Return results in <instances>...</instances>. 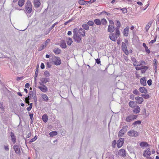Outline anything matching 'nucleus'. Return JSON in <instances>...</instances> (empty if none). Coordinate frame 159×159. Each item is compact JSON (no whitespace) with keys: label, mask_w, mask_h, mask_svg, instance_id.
<instances>
[{"label":"nucleus","mask_w":159,"mask_h":159,"mask_svg":"<svg viewBox=\"0 0 159 159\" xmlns=\"http://www.w3.org/2000/svg\"><path fill=\"white\" fill-rule=\"evenodd\" d=\"M25 11L26 13L29 14L31 13L33 11L32 5L29 1H27L25 4Z\"/></svg>","instance_id":"obj_1"},{"label":"nucleus","mask_w":159,"mask_h":159,"mask_svg":"<svg viewBox=\"0 0 159 159\" xmlns=\"http://www.w3.org/2000/svg\"><path fill=\"white\" fill-rule=\"evenodd\" d=\"M52 62L57 65H59L61 64V61L59 57L54 56L52 58Z\"/></svg>","instance_id":"obj_2"},{"label":"nucleus","mask_w":159,"mask_h":159,"mask_svg":"<svg viewBox=\"0 0 159 159\" xmlns=\"http://www.w3.org/2000/svg\"><path fill=\"white\" fill-rule=\"evenodd\" d=\"M128 135L130 136L136 137L138 136L139 133L134 129H131L128 133Z\"/></svg>","instance_id":"obj_3"},{"label":"nucleus","mask_w":159,"mask_h":159,"mask_svg":"<svg viewBox=\"0 0 159 159\" xmlns=\"http://www.w3.org/2000/svg\"><path fill=\"white\" fill-rule=\"evenodd\" d=\"M128 126L126 125L123 127L120 131L118 134V136L119 137H122L124 134L126 132L127 130Z\"/></svg>","instance_id":"obj_4"},{"label":"nucleus","mask_w":159,"mask_h":159,"mask_svg":"<svg viewBox=\"0 0 159 159\" xmlns=\"http://www.w3.org/2000/svg\"><path fill=\"white\" fill-rule=\"evenodd\" d=\"M122 50L126 55L129 54V51L127 49V48L126 45L125 43L122 42Z\"/></svg>","instance_id":"obj_5"},{"label":"nucleus","mask_w":159,"mask_h":159,"mask_svg":"<svg viewBox=\"0 0 159 159\" xmlns=\"http://www.w3.org/2000/svg\"><path fill=\"white\" fill-rule=\"evenodd\" d=\"M81 37L78 34H76L74 35L73 38L75 41L77 43H80L81 39Z\"/></svg>","instance_id":"obj_6"},{"label":"nucleus","mask_w":159,"mask_h":159,"mask_svg":"<svg viewBox=\"0 0 159 159\" xmlns=\"http://www.w3.org/2000/svg\"><path fill=\"white\" fill-rule=\"evenodd\" d=\"M124 139L120 138L117 141V146L118 148L121 147L124 143Z\"/></svg>","instance_id":"obj_7"},{"label":"nucleus","mask_w":159,"mask_h":159,"mask_svg":"<svg viewBox=\"0 0 159 159\" xmlns=\"http://www.w3.org/2000/svg\"><path fill=\"white\" fill-rule=\"evenodd\" d=\"M118 154L119 155L125 157L126 156V151L124 149H120L118 152Z\"/></svg>","instance_id":"obj_8"},{"label":"nucleus","mask_w":159,"mask_h":159,"mask_svg":"<svg viewBox=\"0 0 159 159\" xmlns=\"http://www.w3.org/2000/svg\"><path fill=\"white\" fill-rule=\"evenodd\" d=\"M38 88L43 93H46L48 91V88L45 85H42V86H39Z\"/></svg>","instance_id":"obj_9"},{"label":"nucleus","mask_w":159,"mask_h":159,"mask_svg":"<svg viewBox=\"0 0 159 159\" xmlns=\"http://www.w3.org/2000/svg\"><path fill=\"white\" fill-rule=\"evenodd\" d=\"M13 148L16 154L19 155L20 154V150L19 146L18 145H14L13 146Z\"/></svg>","instance_id":"obj_10"},{"label":"nucleus","mask_w":159,"mask_h":159,"mask_svg":"<svg viewBox=\"0 0 159 159\" xmlns=\"http://www.w3.org/2000/svg\"><path fill=\"white\" fill-rule=\"evenodd\" d=\"M34 4L35 8H38L41 5L40 0H34Z\"/></svg>","instance_id":"obj_11"},{"label":"nucleus","mask_w":159,"mask_h":159,"mask_svg":"<svg viewBox=\"0 0 159 159\" xmlns=\"http://www.w3.org/2000/svg\"><path fill=\"white\" fill-rule=\"evenodd\" d=\"M146 81V78L144 77L141 78L140 80L141 84L143 86H146L147 84Z\"/></svg>","instance_id":"obj_12"},{"label":"nucleus","mask_w":159,"mask_h":159,"mask_svg":"<svg viewBox=\"0 0 159 159\" xmlns=\"http://www.w3.org/2000/svg\"><path fill=\"white\" fill-rule=\"evenodd\" d=\"M135 99L136 100V102L139 104L141 103L143 101V98L142 97H135Z\"/></svg>","instance_id":"obj_13"},{"label":"nucleus","mask_w":159,"mask_h":159,"mask_svg":"<svg viewBox=\"0 0 159 159\" xmlns=\"http://www.w3.org/2000/svg\"><path fill=\"white\" fill-rule=\"evenodd\" d=\"M153 21V20H152L149 22H148L147 24L146 25L145 29L147 31L149 30L150 27L151 26Z\"/></svg>","instance_id":"obj_14"},{"label":"nucleus","mask_w":159,"mask_h":159,"mask_svg":"<svg viewBox=\"0 0 159 159\" xmlns=\"http://www.w3.org/2000/svg\"><path fill=\"white\" fill-rule=\"evenodd\" d=\"M10 136L11 138L12 141L14 143L16 142V136L12 132H10Z\"/></svg>","instance_id":"obj_15"},{"label":"nucleus","mask_w":159,"mask_h":159,"mask_svg":"<svg viewBox=\"0 0 159 159\" xmlns=\"http://www.w3.org/2000/svg\"><path fill=\"white\" fill-rule=\"evenodd\" d=\"M140 111V107L138 106H135L133 110V112L136 114L139 113Z\"/></svg>","instance_id":"obj_16"},{"label":"nucleus","mask_w":159,"mask_h":159,"mask_svg":"<svg viewBox=\"0 0 159 159\" xmlns=\"http://www.w3.org/2000/svg\"><path fill=\"white\" fill-rule=\"evenodd\" d=\"M110 39L113 41H115L116 40L117 38H118L114 34H112L110 35Z\"/></svg>","instance_id":"obj_17"},{"label":"nucleus","mask_w":159,"mask_h":159,"mask_svg":"<svg viewBox=\"0 0 159 159\" xmlns=\"http://www.w3.org/2000/svg\"><path fill=\"white\" fill-rule=\"evenodd\" d=\"M151 155V151L148 148L146 151L144 152L143 155L144 157H147V155L149 156Z\"/></svg>","instance_id":"obj_18"},{"label":"nucleus","mask_w":159,"mask_h":159,"mask_svg":"<svg viewBox=\"0 0 159 159\" xmlns=\"http://www.w3.org/2000/svg\"><path fill=\"white\" fill-rule=\"evenodd\" d=\"M115 30L114 27L112 25H109L108 26V31L109 32H113Z\"/></svg>","instance_id":"obj_19"},{"label":"nucleus","mask_w":159,"mask_h":159,"mask_svg":"<svg viewBox=\"0 0 159 159\" xmlns=\"http://www.w3.org/2000/svg\"><path fill=\"white\" fill-rule=\"evenodd\" d=\"M140 92L142 93H148L147 90L143 87H140L139 89Z\"/></svg>","instance_id":"obj_20"},{"label":"nucleus","mask_w":159,"mask_h":159,"mask_svg":"<svg viewBox=\"0 0 159 159\" xmlns=\"http://www.w3.org/2000/svg\"><path fill=\"white\" fill-rule=\"evenodd\" d=\"M41 97L43 99V100L44 101L47 102L48 100V97L45 94H41Z\"/></svg>","instance_id":"obj_21"},{"label":"nucleus","mask_w":159,"mask_h":159,"mask_svg":"<svg viewBox=\"0 0 159 159\" xmlns=\"http://www.w3.org/2000/svg\"><path fill=\"white\" fill-rule=\"evenodd\" d=\"M129 27H126L124 30V35L125 36H127L128 34L129 31Z\"/></svg>","instance_id":"obj_22"},{"label":"nucleus","mask_w":159,"mask_h":159,"mask_svg":"<svg viewBox=\"0 0 159 159\" xmlns=\"http://www.w3.org/2000/svg\"><path fill=\"white\" fill-rule=\"evenodd\" d=\"M40 80L41 81H42L43 83L44 84H45L49 81V78H42Z\"/></svg>","instance_id":"obj_23"},{"label":"nucleus","mask_w":159,"mask_h":159,"mask_svg":"<svg viewBox=\"0 0 159 159\" xmlns=\"http://www.w3.org/2000/svg\"><path fill=\"white\" fill-rule=\"evenodd\" d=\"M139 145L141 147H146L148 145V144L147 142H141L139 143Z\"/></svg>","instance_id":"obj_24"},{"label":"nucleus","mask_w":159,"mask_h":159,"mask_svg":"<svg viewBox=\"0 0 159 159\" xmlns=\"http://www.w3.org/2000/svg\"><path fill=\"white\" fill-rule=\"evenodd\" d=\"M79 33L83 36L85 35V31L82 28H80L79 30Z\"/></svg>","instance_id":"obj_25"},{"label":"nucleus","mask_w":159,"mask_h":159,"mask_svg":"<svg viewBox=\"0 0 159 159\" xmlns=\"http://www.w3.org/2000/svg\"><path fill=\"white\" fill-rule=\"evenodd\" d=\"M42 119L44 122H46L48 120V117L46 114H44L42 117Z\"/></svg>","instance_id":"obj_26"},{"label":"nucleus","mask_w":159,"mask_h":159,"mask_svg":"<svg viewBox=\"0 0 159 159\" xmlns=\"http://www.w3.org/2000/svg\"><path fill=\"white\" fill-rule=\"evenodd\" d=\"M125 120L127 122H130L133 120L131 115L128 116L126 117Z\"/></svg>","instance_id":"obj_27"},{"label":"nucleus","mask_w":159,"mask_h":159,"mask_svg":"<svg viewBox=\"0 0 159 159\" xmlns=\"http://www.w3.org/2000/svg\"><path fill=\"white\" fill-rule=\"evenodd\" d=\"M53 51L55 54H58L61 53V50L59 48H55Z\"/></svg>","instance_id":"obj_28"},{"label":"nucleus","mask_w":159,"mask_h":159,"mask_svg":"<svg viewBox=\"0 0 159 159\" xmlns=\"http://www.w3.org/2000/svg\"><path fill=\"white\" fill-rule=\"evenodd\" d=\"M129 105L130 107L133 108L135 107V102L134 101H130L129 102Z\"/></svg>","instance_id":"obj_29"},{"label":"nucleus","mask_w":159,"mask_h":159,"mask_svg":"<svg viewBox=\"0 0 159 159\" xmlns=\"http://www.w3.org/2000/svg\"><path fill=\"white\" fill-rule=\"evenodd\" d=\"M142 69H141V73L142 74L144 73L146 70L148 69V67L147 66H142Z\"/></svg>","instance_id":"obj_30"},{"label":"nucleus","mask_w":159,"mask_h":159,"mask_svg":"<svg viewBox=\"0 0 159 159\" xmlns=\"http://www.w3.org/2000/svg\"><path fill=\"white\" fill-rule=\"evenodd\" d=\"M25 0H19L18 2V5L20 7H22L24 4Z\"/></svg>","instance_id":"obj_31"},{"label":"nucleus","mask_w":159,"mask_h":159,"mask_svg":"<svg viewBox=\"0 0 159 159\" xmlns=\"http://www.w3.org/2000/svg\"><path fill=\"white\" fill-rule=\"evenodd\" d=\"M57 134V132L55 131H53L49 133V135L51 137H53L54 136L56 135Z\"/></svg>","instance_id":"obj_32"},{"label":"nucleus","mask_w":159,"mask_h":159,"mask_svg":"<svg viewBox=\"0 0 159 159\" xmlns=\"http://www.w3.org/2000/svg\"><path fill=\"white\" fill-rule=\"evenodd\" d=\"M113 156V155L108 153L107 154L106 159H114Z\"/></svg>","instance_id":"obj_33"},{"label":"nucleus","mask_w":159,"mask_h":159,"mask_svg":"<svg viewBox=\"0 0 159 159\" xmlns=\"http://www.w3.org/2000/svg\"><path fill=\"white\" fill-rule=\"evenodd\" d=\"M115 32V35L117 37H118L120 35V31L119 29L118 28H116Z\"/></svg>","instance_id":"obj_34"},{"label":"nucleus","mask_w":159,"mask_h":159,"mask_svg":"<svg viewBox=\"0 0 159 159\" xmlns=\"http://www.w3.org/2000/svg\"><path fill=\"white\" fill-rule=\"evenodd\" d=\"M94 22L97 25H100L101 24V20L99 19H95Z\"/></svg>","instance_id":"obj_35"},{"label":"nucleus","mask_w":159,"mask_h":159,"mask_svg":"<svg viewBox=\"0 0 159 159\" xmlns=\"http://www.w3.org/2000/svg\"><path fill=\"white\" fill-rule=\"evenodd\" d=\"M82 27L84 29L86 30H88L89 28L88 25L85 24L82 25Z\"/></svg>","instance_id":"obj_36"},{"label":"nucleus","mask_w":159,"mask_h":159,"mask_svg":"<svg viewBox=\"0 0 159 159\" xmlns=\"http://www.w3.org/2000/svg\"><path fill=\"white\" fill-rule=\"evenodd\" d=\"M72 40L71 38H69L67 40V43L69 45H70L72 43Z\"/></svg>","instance_id":"obj_37"},{"label":"nucleus","mask_w":159,"mask_h":159,"mask_svg":"<svg viewBox=\"0 0 159 159\" xmlns=\"http://www.w3.org/2000/svg\"><path fill=\"white\" fill-rule=\"evenodd\" d=\"M146 63L144 61H140L139 62V63L137 65V66H141L143 65H146Z\"/></svg>","instance_id":"obj_38"},{"label":"nucleus","mask_w":159,"mask_h":159,"mask_svg":"<svg viewBox=\"0 0 159 159\" xmlns=\"http://www.w3.org/2000/svg\"><path fill=\"white\" fill-rule=\"evenodd\" d=\"M46 46H45L43 45H40V47L38 49L39 51H41L43 49L45 48H46Z\"/></svg>","instance_id":"obj_39"},{"label":"nucleus","mask_w":159,"mask_h":159,"mask_svg":"<svg viewBox=\"0 0 159 159\" xmlns=\"http://www.w3.org/2000/svg\"><path fill=\"white\" fill-rule=\"evenodd\" d=\"M86 1L84 0H79V3L81 5H84L86 4Z\"/></svg>","instance_id":"obj_40"},{"label":"nucleus","mask_w":159,"mask_h":159,"mask_svg":"<svg viewBox=\"0 0 159 159\" xmlns=\"http://www.w3.org/2000/svg\"><path fill=\"white\" fill-rule=\"evenodd\" d=\"M116 28H118L119 29L120 26V23L118 20H116Z\"/></svg>","instance_id":"obj_41"},{"label":"nucleus","mask_w":159,"mask_h":159,"mask_svg":"<svg viewBox=\"0 0 159 159\" xmlns=\"http://www.w3.org/2000/svg\"><path fill=\"white\" fill-rule=\"evenodd\" d=\"M44 75L47 77H49L50 76V74L48 70H46L44 72Z\"/></svg>","instance_id":"obj_42"},{"label":"nucleus","mask_w":159,"mask_h":159,"mask_svg":"<svg viewBox=\"0 0 159 159\" xmlns=\"http://www.w3.org/2000/svg\"><path fill=\"white\" fill-rule=\"evenodd\" d=\"M60 46L63 48H66V45L65 42L62 43L60 45Z\"/></svg>","instance_id":"obj_43"},{"label":"nucleus","mask_w":159,"mask_h":159,"mask_svg":"<svg viewBox=\"0 0 159 159\" xmlns=\"http://www.w3.org/2000/svg\"><path fill=\"white\" fill-rule=\"evenodd\" d=\"M141 121L140 120H137L135 121L132 124L133 125H139L141 124Z\"/></svg>","instance_id":"obj_44"},{"label":"nucleus","mask_w":159,"mask_h":159,"mask_svg":"<svg viewBox=\"0 0 159 159\" xmlns=\"http://www.w3.org/2000/svg\"><path fill=\"white\" fill-rule=\"evenodd\" d=\"M101 22L102 24L105 25L107 23V21L105 19H102L101 20Z\"/></svg>","instance_id":"obj_45"},{"label":"nucleus","mask_w":159,"mask_h":159,"mask_svg":"<svg viewBox=\"0 0 159 159\" xmlns=\"http://www.w3.org/2000/svg\"><path fill=\"white\" fill-rule=\"evenodd\" d=\"M141 96L145 99H148L149 98V96L148 94H142Z\"/></svg>","instance_id":"obj_46"},{"label":"nucleus","mask_w":159,"mask_h":159,"mask_svg":"<svg viewBox=\"0 0 159 159\" xmlns=\"http://www.w3.org/2000/svg\"><path fill=\"white\" fill-rule=\"evenodd\" d=\"M157 61L156 59H154L153 60V63L154 64V66L156 68L157 67Z\"/></svg>","instance_id":"obj_47"},{"label":"nucleus","mask_w":159,"mask_h":159,"mask_svg":"<svg viewBox=\"0 0 159 159\" xmlns=\"http://www.w3.org/2000/svg\"><path fill=\"white\" fill-rule=\"evenodd\" d=\"M87 24L90 26H93L94 24V22L92 21L89 20L87 22Z\"/></svg>","instance_id":"obj_48"},{"label":"nucleus","mask_w":159,"mask_h":159,"mask_svg":"<svg viewBox=\"0 0 159 159\" xmlns=\"http://www.w3.org/2000/svg\"><path fill=\"white\" fill-rule=\"evenodd\" d=\"M157 38V35H156V36L154 38V39L153 40H151V41L149 43L150 44V43L152 44V43H153L154 42H155L156 41Z\"/></svg>","instance_id":"obj_49"},{"label":"nucleus","mask_w":159,"mask_h":159,"mask_svg":"<svg viewBox=\"0 0 159 159\" xmlns=\"http://www.w3.org/2000/svg\"><path fill=\"white\" fill-rule=\"evenodd\" d=\"M133 93L136 94L137 95H139V93L137 89L134 90L133 91Z\"/></svg>","instance_id":"obj_50"},{"label":"nucleus","mask_w":159,"mask_h":159,"mask_svg":"<svg viewBox=\"0 0 159 159\" xmlns=\"http://www.w3.org/2000/svg\"><path fill=\"white\" fill-rule=\"evenodd\" d=\"M132 117V120H133L136 119L137 117V116L136 115H130Z\"/></svg>","instance_id":"obj_51"},{"label":"nucleus","mask_w":159,"mask_h":159,"mask_svg":"<svg viewBox=\"0 0 159 159\" xmlns=\"http://www.w3.org/2000/svg\"><path fill=\"white\" fill-rule=\"evenodd\" d=\"M39 67V66H38L36 69V70L35 71V75H36V76H38V73L39 72V69H38Z\"/></svg>","instance_id":"obj_52"},{"label":"nucleus","mask_w":159,"mask_h":159,"mask_svg":"<svg viewBox=\"0 0 159 159\" xmlns=\"http://www.w3.org/2000/svg\"><path fill=\"white\" fill-rule=\"evenodd\" d=\"M145 51L147 53H148V54L150 53V51L149 50V49L147 47H146L145 48Z\"/></svg>","instance_id":"obj_53"},{"label":"nucleus","mask_w":159,"mask_h":159,"mask_svg":"<svg viewBox=\"0 0 159 159\" xmlns=\"http://www.w3.org/2000/svg\"><path fill=\"white\" fill-rule=\"evenodd\" d=\"M93 30L94 33H97L98 32L99 30L96 28H93Z\"/></svg>","instance_id":"obj_54"},{"label":"nucleus","mask_w":159,"mask_h":159,"mask_svg":"<svg viewBox=\"0 0 159 159\" xmlns=\"http://www.w3.org/2000/svg\"><path fill=\"white\" fill-rule=\"evenodd\" d=\"M37 139V137L35 136L32 139L30 140V142H33Z\"/></svg>","instance_id":"obj_55"},{"label":"nucleus","mask_w":159,"mask_h":159,"mask_svg":"<svg viewBox=\"0 0 159 159\" xmlns=\"http://www.w3.org/2000/svg\"><path fill=\"white\" fill-rule=\"evenodd\" d=\"M77 30L78 29L76 28L74 29L73 30L74 35L76 34H78V33L77 32Z\"/></svg>","instance_id":"obj_56"},{"label":"nucleus","mask_w":159,"mask_h":159,"mask_svg":"<svg viewBox=\"0 0 159 159\" xmlns=\"http://www.w3.org/2000/svg\"><path fill=\"white\" fill-rule=\"evenodd\" d=\"M152 80L151 79H149L147 81V83L148 85L150 86L152 84Z\"/></svg>","instance_id":"obj_57"},{"label":"nucleus","mask_w":159,"mask_h":159,"mask_svg":"<svg viewBox=\"0 0 159 159\" xmlns=\"http://www.w3.org/2000/svg\"><path fill=\"white\" fill-rule=\"evenodd\" d=\"M121 10L122 11L123 13H125L127 12V10L125 8H123L121 9Z\"/></svg>","instance_id":"obj_58"},{"label":"nucleus","mask_w":159,"mask_h":159,"mask_svg":"<svg viewBox=\"0 0 159 159\" xmlns=\"http://www.w3.org/2000/svg\"><path fill=\"white\" fill-rule=\"evenodd\" d=\"M96 62L97 63V64H100V59H96Z\"/></svg>","instance_id":"obj_59"},{"label":"nucleus","mask_w":159,"mask_h":159,"mask_svg":"<svg viewBox=\"0 0 159 159\" xmlns=\"http://www.w3.org/2000/svg\"><path fill=\"white\" fill-rule=\"evenodd\" d=\"M33 98L34 99L35 102L37 101L36 95L35 93L34 94H33Z\"/></svg>","instance_id":"obj_60"},{"label":"nucleus","mask_w":159,"mask_h":159,"mask_svg":"<svg viewBox=\"0 0 159 159\" xmlns=\"http://www.w3.org/2000/svg\"><path fill=\"white\" fill-rule=\"evenodd\" d=\"M50 41V40L49 39H48L46 40L44 45L45 46H46H46L48 43Z\"/></svg>","instance_id":"obj_61"},{"label":"nucleus","mask_w":159,"mask_h":159,"mask_svg":"<svg viewBox=\"0 0 159 159\" xmlns=\"http://www.w3.org/2000/svg\"><path fill=\"white\" fill-rule=\"evenodd\" d=\"M116 141L115 140H114L113 141L112 143V145L113 147H115V145H116Z\"/></svg>","instance_id":"obj_62"},{"label":"nucleus","mask_w":159,"mask_h":159,"mask_svg":"<svg viewBox=\"0 0 159 159\" xmlns=\"http://www.w3.org/2000/svg\"><path fill=\"white\" fill-rule=\"evenodd\" d=\"M139 62H138L136 60L135 61H134V63H133V65L134 66H137V65L138 64Z\"/></svg>","instance_id":"obj_63"},{"label":"nucleus","mask_w":159,"mask_h":159,"mask_svg":"<svg viewBox=\"0 0 159 159\" xmlns=\"http://www.w3.org/2000/svg\"><path fill=\"white\" fill-rule=\"evenodd\" d=\"M4 149L5 150L8 151L9 150V148L8 146H4Z\"/></svg>","instance_id":"obj_64"}]
</instances>
